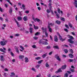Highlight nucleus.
Segmentation results:
<instances>
[{
	"label": "nucleus",
	"instance_id": "a18cd8bd",
	"mask_svg": "<svg viewBox=\"0 0 77 77\" xmlns=\"http://www.w3.org/2000/svg\"><path fill=\"white\" fill-rule=\"evenodd\" d=\"M51 48V47H50V46H48L46 47V48L47 49H50Z\"/></svg>",
	"mask_w": 77,
	"mask_h": 77
},
{
	"label": "nucleus",
	"instance_id": "de8ad7c7",
	"mask_svg": "<svg viewBox=\"0 0 77 77\" xmlns=\"http://www.w3.org/2000/svg\"><path fill=\"white\" fill-rule=\"evenodd\" d=\"M32 71H34V72H36V69H35L34 68H32Z\"/></svg>",
	"mask_w": 77,
	"mask_h": 77
},
{
	"label": "nucleus",
	"instance_id": "864d4df0",
	"mask_svg": "<svg viewBox=\"0 0 77 77\" xmlns=\"http://www.w3.org/2000/svg\"><path fill=\"white\" fill-rule=\"evenodd\" d=\"M63 47H67L68 48L69 47V46L68 45H63Z\"/></svg>",
	"mask_w": 77,
	"mask_h": 77
},
{
	"label": "nucleus",
	"instance_id": "7c9ffc66",
	"mask_svg": "<svg viewBox=\"0 0 77 77\" xmlns=\"http://www.w3.org/2000/svg\"><path fill=\"white\" fill-rule=\"evenodd\" d=\"M9 12L10 14H12V8H11L10 9V10L9 11Z\"/></svg>",
	"mask_w": 77,
	"mask_h": 77
},
{
	"label": "nucleus",
	"instance_id": "680f3d73",
	"mask_svg": "<svg viewBox=\"0 0 77 77\" xmlns=\"http://www.w3.org/2000/svg\"><path fill=\"white\" fill-rule=\"evenodd\" d=\"M41 77V74H39L38 75L36 76V77Z\"/></svg>",
	"mask_w": 77,
	"mask_h": 77
},
{
	"label": "nucleus",
	"instance_id": "f3484780",
	"mask_svg": "<svg viewBox=\"0 0 77 77\" xmlns=\"http://www.w3.org/2000/svg\"><path fill=\"white\" fill-rule=\"evenodd\" d=\"M53 47L54 48H55V49H58V50L59 49V46L57 45L54 46Z\"/></svg>",
	"mask_w": 77,
	"mask_h": 77
},
{
	"label": "nucleus",
	"instance_id": "69168bd1",
	"mask_svg": "<svg viewBox=\"0 0 77 77\" xmlns=\"http://www.w3.org/2000/svg\"><path fill=\"white\" fill-rule=\"evenodd\" d=\"M15 36H20V34H15Z\"/></svg>",
	"mask_w": 77,
	"mask_h": 77
},
{
	"label": "nucleus",
	"instance_id": "aec40b11",
	"mask_svg": "<svg viewBox=\"0 0 77 77\" xmlns=\"http://www.w3.org/2000/svg\"><path fill=\"white\" fill-rule=\"evenodd\" d=\"M23 20H24V21H26L27 20V16H25L23 18Z\"/></svg>",
	"mask_w": 77,
	"mask_h": 77
},
{
	"label": "nucleus",
	"instance_id": "37998d69",
	"mask_svg": "<svg viewBox=\"0 0 77 77\" xmlns=\"http://www.w3.org/2000/svg\"><path fill=\"white\" fill-rule=\"evenodd\" d=\"M11 74L12 75H13V76H15V74L14 72L11 73Z\"/></svg>",
	"mask_w": 77,
	"mask_h": 77
},
{
	"label": "nucleus",
	"instance_id": "0eeeda50",
	"mask_svg": "<svg viewBox=\"0 0 77 77\" xmlns=\"http://www.w3.org/2000/svg\"><path fill=\"white\" fill-rule=\"evenodd\" d=\"M66 65L65 64L64 65L62 66L61 68L62 69H66Z\"/></svg>",
	"mask_w": 77,
	"mask_h": 77
},
{
	"label": "nucleus",
	"instance_id": "c03bdc74",
	"mask_svg": "<svg viewBox=\"0 0 77 77\" xmlns=\"http://www.w3.org/2000/svg\"><path fill=\"white\" fill-rule=\"evenodd\" d=\"M64 31H65L66 32H67V33L68 32V29L66 28H65L64 29Z\"/></svg>",
	"mask_w": 77,
	"mask_h": 77
},
{
	"label": "nucleus",
	"instance_id": "412c9836",
	"mask_svg": "<svg viewBox=\"0 0 77 77\" xmlns=\"http://www.w3.org/2000/svg\"><path fill=\"white\" fill-rule=\"evenodd\" d=\"M33 28L32 27H30L29 28L30 32V33H33V32L32 31L33 30Z\"/></svg>",
	"mask_w": 77,
	"mask_h": 77
},
{
	"label": "nucleus",
	"instance_id": "a211bd4d",
	"mask_svg": "<svg viewBox=\"0 0 77 77\" xmlns=\"http://www.w3.org/2000/svg\"><path fill=\"white\" fill-rule=\"evenodd\" d=\"M0 51H2V52H3V53H6V51H4V50H3V49H2V48H0Z\"/></svg>",
	"mask_w": 77,
	"mask_h": 77
},
{
	"label": "nucleus",
	"instance_id": "f257e3e1",
	"mask_svg": "<svg viewBox=\"0 0 77 77\" xmlns=\"http://www.w3.org/2000/svg\"><path fill=\"white\" fill-rule=\"evenodd\" d=\"M39 43L40 44H41L42 45H48V42H45L42 39H40L39 41Z\"/></svg>",
	"mask_w": 77,
	"mask_h": 77
},
{
	"label": "nucleus",
	"instance_id": "b1692460",
	"mask_svg": "<svg viewBox=\"0 0 77 77\" xmlns=\"http://www.w3.org/2000/svg\"><path fill=\"white\" fill-rule=\"evenodd\" d=\"M50 25L51 26H54V23L53 24V23H48V26H50Z\"/></svg>",
	"mask_w": 77,
	"mask_h": 77
},
{
	"label": "nucleus",
	"instance_id": "7ed1b4c3",
	"mask_svg": "<svg viewBox=\"0 0 77 77\" xmlns=\"http://www.w3.org/2000/svg\"><path fill=\"white\" fill-rule=\"evenodd\" d=\"M61 69H62L61 68H59L58 69L57 71L55 72V73L56 74H57V73L59 72H62V70H61Z\"/></svg>",
	"mask_w": 77,
	"mask_h": 77
},
{
	"label": "nucleus",
	"instance_id": "473e14b6",
	"mask_svg": "<svg viewBox=\"0 0 77 77\" xmlns=\"http://www.w3.org/2000/svg\"><path fill=\"white\" fill-rule=\"evenodd\" d=\"M45 66L46 67H48L49 66V64L48 63V62H47L45 64Z\"/></svg>",
	"mask_w": 77,
	"mask_h": 77
},
{
	"label": "nucleus",
	"instance_id": "bf43d9fd",
	"mask_svg": "<svg viewBox=\"0 0 77 77\" xmlns=\"http://www.w3.org/2000/svg\"><path fill=\"white\" fill-rule=\"evenodd\" d=\"M47 13H49L50 12V10H49L48 9L47 10Z\"/></svg>",
	"mask_w": 77,
	"mask_h": 77
},
{
	"label": "nucleus",
	"instance_id": "bb28decb",
	"mask_svg": "<svg viewBox=\"0 0 77 77\" xmlns=\"http://www.w3.org/2000/svg\"><path fill=\"white\" fill-rule=\"evenodd\" d=\"M69 38L71 40H72V39H74V37L70 35L69 36Z\"/></svg>",
	"mask_w": 77,
	"mask_h": 77
},
{
	"label": "nucleus",
	"instance_id": "58836bf2",
	"mask_svg": "<svg viewBox=\"0 0 77 77\" xmlns=\"http://www.w3.org/2000/svg\"><path fill=\"white\" fill-rule=\"evenodd\" d=\"M64 52L65 53H68V49H66L64 50Z\"/></svg>",
	"mask_w": 77,
	"mask_h": 77
},
{
	"label": "nucleus",
	"instance_id": "6e6552de",
	"mask_svg": "<svg viewBox=\"0 0 77 77\" xmlns=\"http://www.w3.org/2000/svg\"><path fill=\"white\" fill-rule=\"evenodd\" d=\"M55 23L57 24L60 25V23H61V21H59L58 20H57L55 21Z\"/></svg>",
	"mask_w": 77,
	"mask_h": 77
},
{
	"label": "nucleus",
	"instance_id": "09e8293b",
	"mask_svg": "<svg viewBox=\"0 0 77 77\" xmlns=\"http://www.w3.org/2000/svg\"><path fill=\"white\" fill-rule=\"evenodd\" d=\"M45 35L46 37H48V33H47V32H45Z\"/></svg>",
	"mask_w": 77,
	"mask_h": 77
},
{
	"label": "nucleus",
	"instance_id": "0e129e2a",
	"mask_svg": "<svg viewBox=\"0 0 77 77\" xmlns=\"http://www.w3.org/2000/svg\"><path fill=\"white\" fill-rule=\"evenodd\" d=\"M62 57H66V56L65 55L63 54L62 55Z\"/></svg>",
	"mask_w": 77,
	"mask_h": 77
},
{
	"label": "nucleus",
	"instance_id": "9d476101",
	"mask_svg": "<svg viewBox=\"0 0 77 77\" xmlns=\"http://www.w3.org/2000/svg\"><path fill=\"white\" fill-rule=\"evenodd\" d=\"M68 41L70 43V44H74V42H73V41L71 40V39H68Z\"/></svg>",
	"mask_w": 77,
	"mask_h": 77
},
{
	"label": "nucleus",
	"instance_id": "6e6d98bb",
	"mask_svg": "<svg viewBox=\"0 0 77 77\" xmlns=\"http://www.w3.org/2000/svg\"><path fill=\"white\" fill-rule=\"evenodd\" d=\"M32 48H35L36 47V45H32Z\"/></svg>",
	"mask_w": 77,
	"mask_h": 77
},
{
	"label": "nucleus",
	"instance_id": "4d7b16f0",
	"mask_svg": "<svg viewBox=\"0 0 77 77\" xmlns=\"http://www.w3.org/2000/svg\"><path fill=\"white\" fill-rule=\"evenodd\" d=\"M1 61H2V62H4V61H5V59H4L3 58H1Z\"/></svg>",
	"mask_w": 77,
	"mask_h": 77
},
{
	"label": "nucleus",
	"instance_id": "49530a36",
	"mask_svg": "<svg viewBox=\"0 0 77 77\" xmlns=\"http://www.w3.org/2000/svg\"><path fill=\"white\" fill-rule=\"evenodd\" d=\"M65 27H66L67 29H69V27L68 26L67 24H65Z\"/></svg>",
	"mask_w": 77,
	"mask_h": 77
},
{
	"label": "nucleus",
	"instance_id": "393cba45",
	"mask_svg": "<svg viewBox=\"0 0 77 77\" xmlns=\"http://www.w3.org/2000/svg\"><path fill=\"white\" fill-rule=\"evenodd\" d=\"M17 19L18 21H20L22 20V17H17Z\"/></svg>",
	"mask_w": 77,
	"mask_h": 77
},
{
	"label": "nucleus",
	"instance_id": "774afa93",
	"mask_svg": "<svg viewBox=\"0 0 77 77\" xmlns=\"http://www.w3.org/2000/svg\"><path fill=\"white\" fill-rule=\"evenodd\" d=\"M75 19L76 20V21H77V15H76L75 17Z\"/></svg>",
	"mask_w": 77,
	"mask_h": 77
},
{
	"label": "nucleus",
	"instance_id": "4be33fe9",
	"mask_svg": "<svg viewBox=\"0 0 77 77\" xmlns=\"http://www.w3.org/2000/svg\"><path fill=\"white\" fill-rule=\"evenodd\" d=\"M25 62L26 63L28 62H29V59L27 57H26L25 58Z\"/></svg>",
	"mask_w": 77,
	"mask_h": 77
},
{
	"label": "nucleus",
	"instance_id": "72a5a7b5",
	"mask_svg": "<svg viewBox=\"0 0 77 77\" xmlns=\"http://www.w3.org/2000/svg\"><path fill=\"white\" fill-rule=\"evenodd\" d=\"M57 60H59V61H60V57H59V56H57Z\"/></svg>",
	"mask_w": 77,
	"mask_h": 77
},
{
	"label": "nucleus",
	"instance_id": "4c0bfd02",
	"mask_svg": "<svg viewBox=\"0 0 77 77\" xmlns=\"http://www.w3.org/2000/svg\"><path fill=\"white\" fill-rule=\"evenodd\" d=\"M20 48L21 49H22L23 50H24V47H23V46L20 45Z\"/></svg>",
	"mask_w": 77,
	"mask_h": 77
},
{
	"label": "nucleus",
	"instance_id": "8fccbe9b",
	"mask_svg": "<svg viewBox=\"0 0 77 77\" xmlns=\"http://www.w3.org/2000/svg\"><path fill=\"white\" fill-rule=\"evenodd\" d=\"M10 53L12 56H13V57L14 56V54L12 52H11Z\"/></svg>",
	"mask_w": 77,
	"mask_h": 77
},
{
	"label": "nucleus",
	"instance_id": "2f4dec72",
	"mask_svg": "<svg viewBox=\"0 0 77 77\" xmlns=\"http://www.w3.org/2000/svg\"><path fill=\"white\" fill-rule=\"evenodd\" d=\"M40 32H37L35 34V36H37V35H38L40 34Z\"/></svg>",
	"mask_w": 77,
	"mask_h": 77
},
{
	"label": "nucleus",
	"instance_id": "2eb2a0df",
	"mask_svg": "<svg viewBox=\"0 0 77 77\" xmlns=\"http://www.w3.org/2000/svg\"><path fill=\"white\" fill-rule=\"evenodd\" d=\"M34 21H37V22H39V21H41L40 19H38V18H36L35 19H34Z\"/></svg>",
	"mask_w": 77,
	"mask_h": 77
},
{
	"label": "nucleus",
	"instance_id": "f03ea898",
	"mask_svg": "<svg viewBox=\"0 0 77 77\" xmlns=\"http://www.w3.org/2000/svg\"><path fill=\"white\" fill-rule=\"evenodd\" d=\"M7 42V41H5V42L3 41H1L0 42V44L1 45H2V46H4V45H6V44Z\"/></svg>",
	"mask_w": 77,
	"mask_h": 77
},
{
	"label": "nucleus",
	"instance_id": "f704fd0d",
	"mask_svg": "<svg viewBox=\"0 0 77 77\" xmlns=\"http://www.w3.org/2000/svg\"><path fill=\"white\" fill-rule=\"evenodd\" d=\"M68 74L67 73H66L64 75V77H68Z\"/></svg>",
	"mask_w": 77,
	"mask_h": 77
},
{
	"label": "nucleus",
	"instance_id": "6ab92c4d",
	"mask_svg": "<svg viewBox=\"0 0 77 77\" xmlns=\"http://www.w3.org/2000/svg\"><path fill=\"white\" fill-rule=\"evenodd\" d=\"M47 56V54H44L42 56V58H45L46 56Z\"/></svg>",
	"mask_w": 77,
	"mask_h": 77
},
{
	"label": "nucleus",
	"instance_id": "a878e982",
	"mask_svg": "<svg viewBox=\"0 0 77 77\" xmlns=\"http://www.w3.org/2000/svg\"><path fill=\"white\" fill-rule=\"evenodd\" d=\"M41 59V57H38L35 58V60H40Z\"/></svg>",
	"mask_w": 77,
	"mask_h": 77
},
{
	"label": "nucleus",
	"instance_id": "a19ab883",
	"mask_svg": "<svg viewBox=\"0 0 77 77\" xmlns=\"http://www.w3.org/2000/svg\"><path fill=\"white\" fill-rule=\"evenodd\" d=\"M56 16L57 17V19H59V14H57Z\"/></svg>",
	"mask_w": 77,
	"mask_h": 77
},
{
	"label": "nucleus",
	"instance_id": "ddd939ff",
	"mask_svg": "<svg viewBox=\"0 0 77 77\" xmlns=\"http://www.w3.org/2000/svg\"><path fill=\"white\" fill-rule=\"evenodd\" d=\"M69 51L71 53L70 54H73L74 53V51L72 49H70L69 50Z\"/></svg>",
	"mask_w": 77,
	"mask_h": 77
},
{
	"label": "nucleus",
	"instance_id": "ea45409f",
	"mask_svg": "<svg viewBox=\"0 0 77 77\" xmlns=\"http://www.w3.org/2000/svg\"><path fill=\"white\" fill-rule=\"evenodd\" d=\"M40 67V65H37L36 66V68H37V69H38Z\"/></svg>",
	"mask_w": 77,
	"mask_h": 77
},
{
	"label": "nucleus",
	"instance_id": "4468645a",
	"mask_svg": "<svg viewBox=\"0 0 77 77\" xmlns=\"http://www.w3.org/2000/svg\"><path fill=\"white\" fill-rule=\"evenodd\" d=\"M69 56L70 58H73L74 57V56L73 54H69Z\"/></svg>",
	"mask_w": 77,
	"mask_h": 77
},
{
	"label": "nucleus",
	"instance_id": "20e7f679",
	"mask_svg": "<svg viewBox=\"0 0 77 77\" xmlns=\"http://www.w3.org/2000/svg\"><path fill=\"white\" fill-rule=\"evenodd\" d=\"M14 48L16 50V51L17 53L18 54H20V52L19 51V50H18V49L17 48V46H15L14 47Z\"/></svg>",
	"mask_w": 77,
	"mask_h": 77
},
{
	"label": "nucleus",
	"instance_id": "cd10ccee",
	"mask_svg": "<svg viewBox=\"0 0 77 77\" xmlns=\"http://www.w3.org/2000/svg\"><path fill=\"white\" fill-rule=\"evenodd\" d=\"M68 25L69 27H70V28H72V24H71V23H69Z\"/></svg>",
	"mask_w": 77,
	"mask_h": 77
},
{
	"label": "nucleus",
	"instance_id": "9b49d317",
	"mask_svg": "<svg viewBox=\"0 0 77 77\" xmlns=\"http://www.w3.org/2000/svg\"><path fill=\"white\" fill-rule=\"evenodd\" d=\"M48 28L49 29V31L50 33H51L52 32V29L51 28H50V26H48Z\"/></svg>",
	"mask_w": 77,
	"mask_h": 77
},
{
	"label": "nucleus",
	"instance_id": "e2e57ef3",
	"mask_svg": "<svg viewBox=\"0 0 77 77\" xmlns=\"http://www.w3.org/2000/svg\"><path fill=\"white\" fill-rule=\"evenodd\" d=\"M0 11H1V12H3V10H2V8H1V7H0Z\"/></svg>",
	"mask_w": 77,
	"mask_h": 77
},
{
	"label": "nucleus",
	"instance_id": "79ce46f5",
	"mask_svg": "<svg viewBox=\"0 0 77 77\" xmlns=\"http://www.w3.org/2000/svg\"><path fill=\"white\" fill-rule=\"evenodd\" d=\"M34 29L35 30H37V29H39V27H38L37 26H35L34 28Z\"/></svg>",
	"mask_w": 77,
	"mask_h": 77
},
{
	"label": "nucleus",
	"instance_id": "603ef678",
	"mask_svg": "<svg viewBox=\"0 0 77 77\" xmlns=\"http://www.w3.org/2000/svg\"><path fill=\"white\" fill-rule=\"evenodd\" d=\"M33 38L34 39H35V40H36L37 39H38V38L37 37L35 36L33 37Z\"/></svg>",
	"mask_w": 77,
	"mask_h": 77
},
{
	"label": "nucleus",
	"instance_id": "423d86ee",
	"mask_svg": "<svg viewBox=\"0 0 77 77\" xmlns=\"http://www.w3.org/2000/svg\"><path fill=\"white\" fill-rule=\"evenodd\" d=\"M54 41L55 42H58V38H57V35H55L54 36Z\"/></svg>",
	"mask_w": 77,
	"mask_h": 77
},
{
	"label": "nucleus",
	"instance_id": "338daca9",
	"mask_svg": "<svg viewBox=\"0 0 77 77\" xmlns=\"http://www.w3.org/2000/svg\"><path fill=\"white\" fill-rule=\"evenodd\" d=\"M5 8H7L8 7V5L6 4H5Z\"/></svg>",
	"mask_w": 77,
	"mask_h": 77
},
{
	"label": "nucleus",
	"instance_id": "13d9d810",
	"mask_svg": "<svg viewBox=\"0 0 77 77\" xmlns=\"http://www.w3.org/2000/svg\"><path fill=\"white\" fill-rule=\"evenodd\" d=\"M70 71L71 72H74V69H70Z\"/></svg>",
	"mask_w": 77,
	"mask_h": 77
},
{
	"label": "nucleus",
	"instance_id": "052dcab7",
	"mask_svg": "<svg viewBox=\"0 0 77 77\" xmlns=\"http://www.w3.org/2000/svg\"><path fill=\"white\" fill-rule=\"evenodd\" d=\"M42 40H44V41H46L47 42V41H48V40H47V39L42 38Z\"/></svg>",
	"mask_w": 77,
	"mask_h": 77
},
{
	"label": "nucleus",
	"instance_id": "e433bc0d",
	"mask_svg": "<svg viewBox=\"0 0 77 77\" xmlns=\"http://www.w3.org/2000/svg\"><path fill=\"white\" fill-rule=\"evenodd\" d=\"M60 40H61L62 42L63 41H65V40L66 39L65 38H60Z\"/></svg>",
	"mask_w": 77,
	"mask_h": 77
},
{
	"label": "nucleus",
	"instance_id": "dca6fc26",
	"mask_svg": "<svg viewBox=\"0 0 77 77\" xmlns=\"http://www.w3.org/2000/svg\"><path fill=\"white\" fill-rule=\"evenodd\" d=\"M74 5L75 6L76 8H77V0H75V2H74Z\"/></svg>",
	"mask_w": 77,
	"mask_h": 77
},
{
	"label": "nucleus",
	"instance_id": "f8f14e48",
	"mask_svg": "<svg viewBox=\"0 0 77 77\" xmlns=\"http://www.w3.org/2000/svg\"><path fill=\"white\" fill-rule=\"evenodd\" d=\"M24 57V56L20 55L19 56V58L20 59H23Z\"/></svg>",
	"mask_w": 77,
	"mask_h": 77
},
{
	"label": "nucleus",
	"instance_id": "3c124183",
	"mask_svg": "<svg viewBox=\"0 0 77 77\" xmlns=\"http://www.w3.org/2000/svg\"><path fill=\"white\" fill-rule=\"evenodd\" d=\"M61 20H62V21H65V18L63 17H61Z\"/></svg>",
	"mask_w": 77,
	"mask_h": 77
},
{
	"label": "nucleus",
	"instance_id": "39448f33",
	"mask_svg": "<svg viewBox=\"0 0 77 77\" xmlns=\"http://www.w3.org/2000/svg\"><path fill=\"white\" fill-rule=\"evenodd\" d=\"M14 20L15 21V23H17V24L18 27H20V26H21V25H20L18 23V21H17V20H16V19H15V18H14Z\"/></svg>",
	"mask_w": 77,
	"mask_h": 77
},
{
	"label": "nucleus",
	"instance_id": "c85d7f7f",
	"mask_svg": "<svg viewBox=\"0 0 77 77\" xmlns=\"http://www.w3.org/2000/svg\"><path fill=\"white\" fill-rule=\"evenodd\" d=\"M57 12L59 13V14H60V9L59 8H57Z\"/></svg>",
	"mask_w": 77,
	"mask_h": 77
},
{
	"label": "nucleus",
	"instance_id": "c9c22d12",
	"mask_svg": "<svg viewBox=\"0 0 77 77\" xmlns=\"http://www.w3.org/2000/svg\"><path fill=\"white\" fill-rule=\"evenodd\" d=\"M42 62H43V60H42L38 61V63H41Z\"/></svg>",
	"mask_w": 77,
	"mask_h": 77
},
{
	"label": "nucleus",
	"instance_id": "5fc2aeb1",
	"mask_svg": "<svg viewBox=\"0 0 77 77\" xmlns=\"http://www.w3.org/2000/svg\"><path fill=\"white\" fill-rule=\"evenodd\" d=\"M4 70L5 71H8V69L7 68H5Z\"/></svg>",
	"mask_w": 77,
	"mask_h": 77
},
{
	"label": "nucleus",
	"instance_id": "1a4fd4ad",
	"mask_svg": "<svg viewBox=\"0 0 77 77\" xmlns=\"http://www.w3.org/2000/svg\"><path fill=\"white\" fill-rule=\"evenodd\" d=\"M42 30L43 31V32L45 33L47 32V28H44V27L42 28Z\"/></svg>",
	"mask_w": 77,
	"mask_h": 77
},
{
	"label": "nucleus",
	"instance_id": "c756f323",
	"mask_svg": "<svg viewBox=\"0 0 77 77\" xmlns=\"http://www.w3.org/2000/svg\"><path fill=\"white\" fill-rule=\"evenodd\" d=\"M7 2H8L12 6V4L11 2V1H10V0H6Z\"/></svg>",
	"mask_w": 77,
	"mask_h": 77
},
{
	"label": "nucleus",
	"instance_id": "5701e85b",
	"mask_svg": "<svg viewBox=\"0 0 77 77\" xmlns=\"http://www.w3.org/2000/svg\"><path fill=\"white\" fill-rule=\"evenodd\" d=\"M68 62H72L74 61V60L72 59H69L68 60Z\"/></svg>",
	"mask_w": 77,
	"mask_h": 77
}]
</instances>
